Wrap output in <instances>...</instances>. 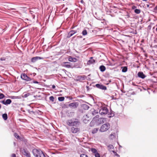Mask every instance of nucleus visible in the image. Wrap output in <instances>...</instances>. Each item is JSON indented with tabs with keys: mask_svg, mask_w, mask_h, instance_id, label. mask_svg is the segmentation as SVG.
I'll use <instances>...</instances> for the list:
<instances>
[{
	"mask_svg": "<svg viewBox=\"0 0 157 157\" xmlns=\"http://www.w3.org/2000/svg\"><path fill=\"white\" fill-rule=\"evenodd\" d=\"M90 151L94 154V155L95 157H100V155L99 153L97 150L95 148H92L90 149Z\"/></svg>",
	"mask_w": 157,
	"mask_h": 157,
	"instance_id": "nucleus-5",
	"label": "nucleus"
},
{
	"mask_svg": "<svg viewBox=\"0 0 157 157\" xmlns=\"http://www.w3.org/2000/svg\"><path fill=\"white\" fill-rule=\"evenodd\" d=\"M40 149H34L32 151L35 157H38L40 153L41 152Z\"/></svg>",
	"mask_w": 157,
	"mask_h": 157,
	"instance_id": "nucleus-4",
	"label": "nucleus"
},
{
	"mask_svg": "<svg viewBox=\"0 0 157 157\" xmlns=\"http://www.w3.org/2000/svg\"><path fill=\"white\" fill-rule=\"evenodd\" d=\"M80 2L82 4L84 2L83 0H81Z\"/></svg>",
	"mask_w": 157,
	"mask_h": 157,
	"instance_id": "nucleus-49",
	"label": "nucleus"
},
{
	"mask_svg": "<svg viewBox=\"0 0 157 157\" xmlns=\"http://www.w3.org/2000/svg\"><path fill=\"white\" fill-rule=\"evenodd\" d=\"M107 147L109 150L110 151H112V150L114 149L113 146L111 144H110L107 146Z\"/></svg>",
	"mask_w": 157,
	"mask_h": 157,
	"instance_id": "nucleus-20",
	"label": "nucleus"
},
{
	"mask_svg": "<svg viewBox=\"0 0 157 157\" xmlns=\"http://www.w3.org/2000/svg\"><path fill=\"white\" fill-rule=\"evenodd\" d=\"M142 50H143V48H142Z\"/></svg>",
	"mask_w": 157,
	"mask_h": 157,
	"instance_id": "nucleus-61",
	"label": "nucleus"
},
{
	"mask_svg": "<svg viewBox=\"0 0 157 157\" xmlns=\"http://www.w3.org/2000/svg\"><path fill=\"white\" fill-rule=\"evenodd\" d=\"M9 98L12 99H14L17 98H18V97L16 96H11L9 97Z\"/></svg>",
	"mask_w": 157,
	"mask_h": 157,
	"instance_id": "nucleus-30",
	"label": "nucleus"
},
{
	"mask_svg": "<svg viewBox=\"0 0 157 157\" xmlns=\"http://www.w3.org/2000/svg\"><path fill=\"white\" fill-rule=\"evenodd\" d=\"M138 75L139 77H140L142 78H144L146 76L143 73L141 72H139L138 73Z\"/></svg>",
	"mask_w": 157,
	"mask_h": 157,
	"instance_id": "nucleus-17",
	"label": "nucleus"
},
{
	"mask_svg": "<svg viewBox=\"0 0 157 157\" xmlns=\"http://www.w3.org/2000/svg\"><path fill=\"white\" fill-rule=\"evenodd\" d=\"M82 33L83 36L86 35L87 34V31L86 29H84L82 32Z\"/></svg>",
	"mask_w": 157,
	"mask_h": 157,
	"instance_id": "nucleus-28",
	"label": "nucleus"
},
{
	"mask_svg": "<svg viewBox=\"0 0 157 157\" xmlns=\"http://www.w3.org/2000/svg\"><path fill=\"white\" fill-rule=\"evenodd\" d=\"M95 63L94 59H90L87 62V64L90 65Z\"/></svg>",
	"mask_w": 157,
	"mask_h": 157,
	"instance_id": "nucleus-19",
	"label": "nucleus"
},
{
	"mask_svg": "<svg viewBox=\"0 0 157 157\" xmlns=\"http://www.w3.org/2000/svg\"><path fill=\"white\" fill-rule=\"evenodd\" d=\"M22 154L26 157H31L30 152L26 149H24L22 150Z\"/></svg>",
	"mask_w": 157,
	"mask_h": 157,
	"instance_id": "nucleus-8",
	"label": "nucleus"
},
{
	"mask_svg": "<svg viewBox=\"0 0 157 157\" xmlns=\"http://www.w3.org/2000/svg\"><path fill=\"white\" fill-rule=\"evenodd\" d=\"M56 88V86L55 85H52V88L53 89H55Z\"/></svg>",
	"mask_w": 157,
	"mask_h": 157,
	"instance_id": "nucleus-47",
	"label": "nucleus"
},
{
	"mask_svg": "<svg viewBox=\"0 0 157 157\" xmlns=\"http://www.w3.org/2000/svg\"><path fill=\"white\" fill-rule=\"evenodd\" d=\"M1 108V105L0 104V109Z\"/></svg>",
	"mask_w": 157,
	"mask_h": 157,
	"instance_id": "nucleus-55",
	"label": "nucleus"
},
{
	"mask_svg": "<svg viewBox=\"0 0 157 157\" xmlns=\"http://www.w3.org/2000/svg\"><path fill=\"white\" fill-rule=\"evenodd\" d=\"M66 123L68 126H70L78 127L80 122L76 118H72L66 121Z\"/></svg>",
	"mask_w": 157,
	"mask_h": 157,
	"instance_id": "nucleus-1",
	"label": "nucleus"
},
{
	"mask_svg": "<svg viewBox=\"0 0 157 157\" xmlns=\"http://www.w3.org/2000/svg\"><path fill=\"white\" fill-rule=\"evenodd\" d=\"M37 59H31V61L32 62H34L36 61Z\"/></svg>",
	"mask_w": 157,
	"mask_h": 157,
	"instance_id": "nucleus-44",
	"label": "nucleus"
},
{
	"mask_svg": "<svg viewBox=\"0 0 157 157\" xmlns=\"http://www.w3.org/2000/svg\"><path fill=\"white\" fill-rule=\"evenodd\" d=\"M82 108L84 110H88L89 108V106L86 104H82L81 105Z\"/></svg>",
	"mask_w": 157,
	"mask_h": 157,
	"instance_id": "nucleus-18",
	"label": "nucleus"
},
{
	"mask_svg": "<svg viewBox=\"0 0 157 157\" xmlns=\"http://www.w3.org/2000/svg\"><path fill=\"white\" fill-rule=\"evenodd\" d=\"M2 117L4 120H6L8 118L7 115L6 113H4L2 114Z\"/></svg>",
	"mask_w": 157,
	"mask_h": 157,
	"instance_id": "nucleus-22",
	"label": "nucleus"
},
{
	"mask_svg": "<svg viewBox=\"0 0 157 157\" xmlns=\"http://www.w3.org/2000/svg\"><path fill=\"white\" fill-rule=\"evenodd\" d=\"M109 110L105 106H102L99 110V113L101 115H105L108 112Z\"/></svg>",
	"mask_w": 157,
	"mask_h": 157,
	"instance_id": "nucleus-3",
	"label": "nucleus"
},
{
	"mask_svg": "<svg viewBox=\"0 0 157 157\" xmlns=\"http://www.w3.org/2000/svg\"><path fill=\"white\" fill-rule=\"evenodd\" d=\"M80 157H88V156L86 155L85 154H81L80 155Z\"/></svg>",
	"mask_w": 157,
	"mask_h": 157,
	"instance_id": "nucleus-36",
	"label": "nucleus"
},
{
	"mask_svg": "<svg viewBox=\"0 0 157 157\" xmlns=\"http://www.w3.org/2000/svg\"><path fill=\"white\" fill-rule=\"evenodd\" d=\"M78 106V103L77 102H74L71 103L68 105V106L71 108L75 109Z\"/></svg>",
	"mask_w": 157,
	"mask_h": 157,
	"instance_id": "nucleus-9",
	"label": "nucleus"
},
{
	"mask_svg": "<svg viewBox=\"0 0 157 157\" xmlns=\"http://www.w3.org/2000/svg\"><path fill=\"white\" fill-rule=\"evenodd\" d=\"M1 60H5V59H1Z\"/></svg>",
	"mask_w": 157,
	"mask_h": 157,
	"instance_id": "nucleus-57",
	"label": "nucleus"
},
{
	"mask_svg": "<svg viewBox=\"0 0 157 157\" xmlns=\"http://www.w3.org/2000/svg\"><path fill=\"white\" fill-rule=\"evenodd\" d=\"M62 65L64 67L69 68L71 67L72 64L70 62H64L62 63Z\"/></svg>",
	"mask_w": 157,
	"mask_h": 157,
	"instance_id": "nucleus-11",
	"label": "nucleus"
},
{
	"mask_svg": "<svg viewBox=\"0 0 157 157\" xmlns=\"http://www.w3.org/2000/svg\"><path fill=\"white\" fill-rule=\"evenodd\" d=\"M77 33L76 30H71L70 31L68 34L67 37L70 38L74 34Z\"/></svg>",
	"mask_w": 157,
	"mask_h": 157,
	"instance_id": "nucleus-13",
	"label": "nucleus"
},
{
	"mask_svg": "<svg viewBox=\"0 0 157 157\" xmlns=\"http://www.w3.org/2000/svg\"><path fill=\"white\" fill-rule=\"evenodd\" d=\"M86 78L85 75H80L77 77V80L78 81H82L85 79Z\"/></svg>",
	"mask_w": 157,
	"mask_h": 157,
	"instance_id": "nucleus-16",
	"label": "nucleus"
},
{
	"mask_svg": "<svg viewBox=\"0 0 157 157\" xmlns=\"http://www.w3.org/2000/svg\"><path fill=\"white\" fill-rule=\"evenodd\" d=\"M143 52H145V51L144 50H143Z\"/></svg>",
	"mask_w": 157,
	"mask_h": 157,
	"instance_id": "nucleus-59",
	"label": "nucleus"
},
{
	"mask_svg": "<svg viewBox=\"0 0 157 157\" xmlns=\"http://www.w3.org/2000/svg\"><path fill=\"white\" fill-rule=\"evenodd\" d=\"M0 102L2 103L3 104L7 105L10 104L11 103L12 101L10 99H7L6 101L4 100L0 101Z\"/></svg>",
	"mask_w": 157,
	"mask_h": 157,
	"instance_id": "nucleus-12",
	"label": "nucleus"
},
{
	"mask_svg": "<svg viewBox=\"0 0 157 157\" xmlns=\"http://www.w3.org/2000/svg\"><path fill=\"white\" fill-rule=\"evenodd\" d=\"M71 132L73 133H76L79 131V128L72 127L71 128Z\"/></svg>",
	"mask_w": 157,
	"mask_h": 157,
	"instance_id": "nucleus-14",
	"label": "nucleus"
},
{
	"mask_svg": "<svg viewBox=\"0 0 157 157\" xmlns=\"http://www.w3.org/2000/svg\"><path fill=\"white\" fill-rule=\"evenodd\" d=\"M21 78L23 80L27 81H30L31 80V79L28 77L25 73H23L21 75Z\"/></svg>",
	"mask_w": 157,
	"mask_h": 157,
	"instance_id": "nucleus-6",
	"label": "nucleus"
},
{
	"mask_svg": "<svg viewBox=\"0 0 157 157\" xmlns=\"http://www.w3.org/2000/svg\"><path fill=\"white\" fill-rule=\"evenodd\" d=\"M98 128H94L92 131V132L93 134L97 132V131L98 130Z\"/></svg>",
	"mask_w": 157,
	"mask_h": 157,
	"instance_id": "nucleus-26",
	"label": "nucleus"
},
{
	"mask_svg": "<svg viewBox=\"0 0 157 157\" xmlns=\"http://www.w3.org/2000/svg\"><path fill=\"white\" fill-rule=\"evenodd\" d=\"M110 124L108 123H106L102 125L101 127L100 131L101 132H104L107 131L110 128Z\"/></svg>",
	"mask_w": 157,
	"mask_h": 157,
	"instance_id": "nucleus-2",
	"label": "nucleus"
},
{
	"mask_svg": "<svg viewBox=\"0 0 157 157\" xmlns=\"http://www.w3.org/2000/svg\"><path fill=\"white\" fill-rule=\"evenodd\" d=\"M32 83H34L38 84V83H39V82L38 81H36L33 80L32 81Z\"/></svg>",
	"mask_w": 157,
	"mask_h": 157,
	"instance_id": "nucleus-39",
	"label": "nucleus"
},
{
	"mask_svg": "<svg viewBox=\"0 0 157 157\" xmlns=\"http://www.w3.org/2000/svg\"><path fill=\"white\" fill-rule=\"evenodd\" d=\"M145 56H146V57H147V56H146V55H145Z\"/></svg>",
	"mask_w": 157,
	"mask_h": 157,
	"instance_id": "nucleus-60",
	"label": "nucleus"
},
{
	"mask_svg": "<svg viewBox=\"0 0 157 157\" xmlns=\"http://www.w3.org/2000/svg\"><path fill=\"white\" fill-rule=\"evenodd\" d=\"M98 117H99L98 115H96L95 117H94V120L96 118H98Z\"/></svg>",
	"mask_w": 157,
	"mask_h": 157,
	"instance_id": "nucleus-45",
	"label": "nucleus"
},
{
	"mask_svg": "<svg viewBox=\"0 0 157 157\" xmlns=\"http://www.w3.org/2000/svg\"><path fill=\"white\" fill-rule=\"evenodd\" d=\"M154 10L155 11H157V5L154 8Z\"/></svg>",
	"mask_w": 157,
	"mask_h": 157,
	"instance_id": "nucleus-46",
	"label": "nucleus"
},
{
	"mask_svg": "<svg viewBox=\"0 0 157 157\" xmlns=\"http://www.w3.org/2000/svg\"><path fill=\"white\" fill-rule=\"evenodd\" d=\"M112 60H113V61H115V59H112Z\"/></svg>",
	"mask_w": 157,
	"mask_h": 157,
	"instance_id": "nucleus-54",
	"label": "nucleus"
},
{
	"mask_svg": "<svg viewBox=\"0 0 157 157\" xmlns=\"http://www.w3.org/2000/svg\"><path fill=\"white\" fill-rule=\"evenodd\" d=\"M114 114L113 113L111 112L109 114V117H112L113 116H114Z\"/></svg>",
	"mask_w": 157,
	"mask_h": 157,
	"instance_id": "nucleus-34",
	"label": "nucleus"
},
{
	"mask_svg": "<svg viewBox=\"0 0 157 157\" xmlns=\"http://www.w3.org/2000/svg\"><path fill=\"white\" fill-rule=\"evenodd\" d=\"M86 87L87 89H88L89 87L86 86Z\"/></svg>",
	"mask_w": 157,
	"mask_h": 157,
	"instance_id": "nucleus-56",
	"label": "nucleus"
},
{
	"mask_svg": "<svg viewBox=\"0 0 157 157\" xmlns=\"http://www.w3.org/2000/svg\"><path fill=\"white\" fill-rule=\"evenodd\" d=\"M99 69L101 71L103 72L105 71V67L104 66L101 65Z\"/></svg>",
	"mask_w": 157,
	"mask_h": 157,
	"instance_id": "nucleus-21",
	"label": "nucleus"
},
{
	"mask_svg": "<svg viewBox=\"0 0 157 157\" xmlns=\"http://www.w3.org/2000/svg\"><path fill=\"white\" fill-rule=\"evenodd\" d=\"M142 0L143 1H147V0Z\"/></svg>",
	"mask_w": 157,
	"mask_h": 157,
	"instance_id": "nucleus-52",
	"label": "nucleus"
},
{
	"mask_svg": "<svg viewBox=\"0 0 157 157\" xmlns=\"http://www.w3.org/2000/svg\"><path fill=\"white\" fill-rule=\"evenodd\" d=\"M64 99V98L63 97H59L58 98V100L59 101H62Z\"/></svg>",
	"mask_w": 157,
	"mask_h": 157,
	"instance_id": "nucleus-24",
	"label": "nucleus"
},
{
	"mask_svg": "<svg viewBox=\"0 0 157 157\" xmlns=\"http://www.w3.org/2000/svg\"><path fill=\"white\" fill-rule=\"evenodd\" d=\"M95 86L97 88L102 90H105L107 89L106 87L102 84H97Z\"/></svg>",
	"mask_w": 157,
	"mask_h": 157,
	"instance_id": "nucleus-10",
	"label": "nucleus"
},
{
	"mask_svg": "<svg viewBox=\"0 0 157 157\" xmlns=\"http://www.w3.org/2000/svg\"><path fill=\"white\" fill-rule=\"evenodd\" d=\"M122 71L123 72H126L127 71V67H122Z\"/></svg>",
	"mask_w": 157,
	"mask_h": 157,
	"instance_id": "nucleus-23",
	"label": "nucleus"
},
{
	"mask_svg": "<svg viewBox=\"0 0 157 157\" xmlns=\"http://www.w3.org/2000/svg\"><path fill=\"white\" fill-rule=\"evenodd\" d=\"M105 120V119L104 118H99L98 120L97 123L98 124H103Z\"/></svg>",
	"mask_w": 157,
	"mask_h": 157,
	"instance_id": "nucleus-15",
	"label": "nucleus"
},
{
	"mask_svg": "<svg viewBox=\"0 0 157 157\" xmlns=\"http://www.w3.org/2000/svg\"><path fill=\"white\" fill-rule=\"evenodd\" d=\"M132 8L133 10L135 9L136 8V7L135 6H132Z\"/></svg>",
	"mask_w": 157,
	"mask_h": 157,
	"instance_id": "nucleus-41",
	"label": "nucleus"
},
{
	"mask_svg": "<svg viewBox=\"0 0 157 157\" xmlns=\"http://www.w3.org/2000/svg\"><path fill=\"white\" fill-rule=\"evenodd\" d=\"M5 97V95L2 93L0 94V99H2Z\"/></svg>",
	"mask_w": 157,
	"mask_h": 157,
	"instance_id": "nucleus-32",
	"label": "nucleus"
},
{
	"mask_svg": "<svg viewBox=\"0 0 157 157\" xmlns=\"http://www.w3.org/2000/svg\"><path fill=\"white\" fill-rule=\"evenodd\" d=\"M11 157H16V155L15 154H12L11 155Z\"/></svg>",
	"mask_w": 157,
	"mask_h": 157,
	"instance_id": "nucleus-43",
	"label": "nucleus"
},
{
	"mask_svg": "<svg viewBox=\"0 0 157 157\" xmlns=\"http://www.w3.org/2000/svg\"><path fill=\"white\" fill-rule=\"evenodd\" d=\"M156 31H157V28H156Z\"/></svg>",
	"mask_w": 157,
	"mask_h": 157,
	"instance_id": "nucleus-58",
	"label": "nucleus"
},
{
	"mask_svg": "<svg viewBox=\"0 0 157 157\" xmlns=\"http://www.w3.org/2000/svg\"><path fill=\"white\" fill-rule=\"evenodd\" d=\"M31 59H43V58L40 57L36 56L32 57Z\"/></svg>",
	"mask_w": 157,
	"mask_h": 157,
	"instance_id": "nucleus-37",
	"label": "nucleus"
},
{
	"mask_svg": "<svg viewBox=\"0 0 157 157\" xmlns=\"http://www.w3.org/2000/svg\"><path fill=\"white\" fill-rule=\"evenodd\" d=\"M49 100L52 102H54V98L53 96H50L49 97Z\"/></svg>",
	"mask_w": 157,
	"mask_h": 157,
	"instance_id": "nucleus-29",
	"label": "nucleus"
},
{
	"mask_svg": "<svg viewBox=\"0 0 157 157\" xmlns=\"http://www.w3.org/2000/svg\"><path fill=\"white\" fill-rule=\"evenodd\" d=\"M118 138V134L117 132L112 133L109 136V138L112 140H115Z\"/></svg>",
	"mask_w": 157,
	"mask_h": 157,
	"instance_id": "nucleus-7",
	"label": "nucleus"
},
{
	"mask_svg": "<svg viewBox=\"0 0 157 157\" xmlns=\"http://www.w3.org/2000/svg\"><path fill=\"white\" fill-rule=\"evenodd\" d=\"M30 94L29 93H27L25 94L24 95L23 97L24 98H27L30 95Z\"/></svg>",
	"mask_w": 157,
	"mask_h": 157,
	"instance_id": "nucleus-35",
	"label": "nucleus"
},
{
	"mask_svg": "<svg viewBox=\"0 0 157 157\" xmlns=\"http://www.w3.org/2000/svg\"><path fill=\"white\" fill-rule=\"evenodd\" d=\"M68 59H76L75 58H72V57H69V58Z\"/></svg>",
	"mask_w": 157,
	"mask_h": 157,
	"instance_id": "nucleus-48",
	"label": "nucleus"
},
{
	"mask_svg": "<svg viewBox=\"0 0 157 157\" xmlns=\"http://www.w3.org/2000/svg\"><path fill=\"white\" fill-rule=\"evenodd\" d=\"M93 57H90V59H93Z\"/></svg>",
	"mask_w": 157,
	"mask_h": 157,
	"instance_id": "nucleus-53",
	"label": "nucleus"
},
{
	"mask_svg": "<svg viewBox=\"0 0 157 157\" xmlns=\"http://www.w3.org/2000/svg\"><path fill=\"white\" fill-rule=\"evenodd\" d=\"M39 156L40 157H46L42 151H41V152L40 153Z\"/></svg>",
	"mask_w": 157,
	"mask_h": 157,
	"instance_id": "nucleus-27",
	"label": "nucleus"
},
{
	"mask_svg": "<svg viewBox=\"0 0 157 157\" xmlns=\"http://www.w3.org/2000/svg\"><path fill=\"white\" fill-rule=\"evenodd\" d=\"M69 61L71 62H76L77 61V59H68Z\"/></svg>",
	"mask_w": 157,
	"mask_h": 157,
	"instance_id": "nucleus-38",
	"label": "nucleus"
},
{
	"mask_svg": "<svg viewBox=\"0 0 157 157\" xmlns=\"http://www.w3.org/2000/svg\"><path fill=\"white\" fill-rule=\"evenodd\" d=\"M127 18H129L130 17V15L128 13H127V14L125 16Z\"/></svg>",
	"mask_w": 157,
	"mask_h": 157,
	"instance_id": "nucleus-42",
	"label": "nucleus"
},
{
	"mask_svg": "<svg viewBox=\"0 0 157 157\" xmlns=\"http://www.w3.org/2000/svg\"><path fill=\"white\" fill-rule=\"evenodd\" d=\"M74 27H72L71 28V29H73L74 28Z\"/></svg>",
	"mask_w": 157,
	"mask_h": 157,
	"instance_id": "nucleus-51",
	"label": "nucleus"
},
{
	"mask_svg": "<svg viewBox=\"0 0 157 157\" xmlns=\"http://www.w3.org/2000/svg\"><path fill=\"white\" fill-rule=\"evenodd\" d=\"M134 12L136 14H139L140 13L141 11L140 9H135L134 10Z\"/></svg>",
	"mask_w": 157,
	"mask_h": 157,
	"instance_id": "nucleus-25",
	"label": "nucleus"
},
{
	"mask_svg": "<svg viewBox=\"0 0 157 157\" xmlns=\"http://www.w3.org/2000/svg\"><path fill=\"white\" fill-rule=\"evenodd\" d=\"M14 136L17 139L20 138V136L18 135L17 133H15L14 134Z\"/></svg>",
	"mask_w": 157,
	"mask_h": 157,
	"instance_id": "nucleus-31",
	"label": "nucleus"
},
{
	"mask_svg": "<svg viewBox=\"0 0 157 157\" xmlns=\"http://www.w3.org/2000/svg\"><path fill=\"white\" fill-rule=\"evenodd\" d=\"M149 6H150V5H148V4L147 5V7H149V8H151V7H150Z\"/></svg>",
	"mask_w": 157,
	"mask_h": 157,
	"instance_id": "nucleus-50",
	"label": "nucleus"
},
{
	"mask_svg": "<svg viewBox=\"0 0 157 157\" xmlns=\"http://www.w3.org/2000/svg\"><path fill=\"white\" fill-rule=\"evenodd\" d=\"M28 112L30 114H35V112L33 111H31L29 109H28L27 110Z\"/></svg>",
	"mask_w": 157,
	"mask_h": 157,
	"instance_id": "nucleus-33",
	"label": "nucleus"
},
{
	"mask_svg": "<svg viewBox=\"0 0 157 157\" xmlns=\"http://www.w3.org/2000/svg\"><path fill=\"white\" fill-rule=\"evenodd\" d=\"M96 113H97V112H96V111H94L92 112V114L93 115H95L96 114Z\"/></svg>",
	"mask_w": 157,
	"mask_h": 157,
	"instance_id": "nucleus-40",
	"label": "nucleus"
}]
</instances>
